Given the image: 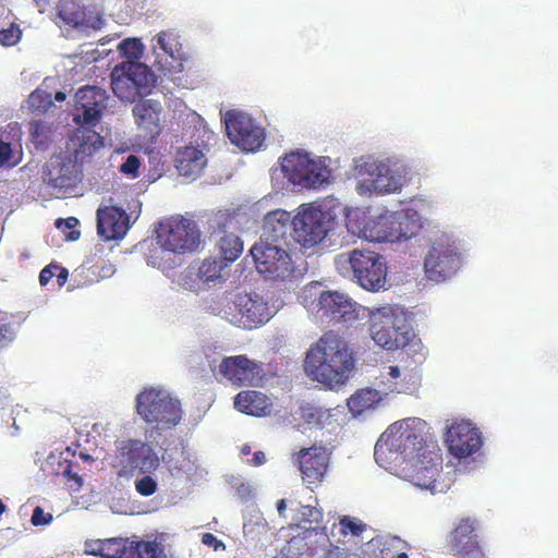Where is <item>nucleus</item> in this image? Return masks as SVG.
I'll return each mask as SVG.
<instances>
[{"label": "nucleus", "mask_w": 558, "mask_h": 558, "mask_svg": "<svg viewBox=\"0 0 558 558\" xmlns=\"http://www.w3.org/2000/svg\"><path fill=\"white\" fill-rule=\"evenodd\" d=\"M395 213L386 211L376 217H371L363 225L360 233L368 242L393 243Z\"/></svg>", "instance_id": "nucleus-27"}, {"label": "nucleus", "mask_w": 558, "mask_h": 558, "mask_svg": "<svg viewBox=\"0 0 558 558\" xmlns=\"http://www.w3.org/2000/svg\"><path fill=\"white\" fill-rule=\"evenodd\" d=\"M52 521V514L45 512L41 507H36L33 510L31 522L33 525H48Z\"/></svg>", "instance_id": "nucleus-51"}, {"label": "nucleus", "mask_w": 558, "mask_h": 558, "mask_svg": "<svg viewBox=\"0 0 558 558\" xmlns=\"http://www.w3.org/2000/svg\"><path fill=\"white\" fill-rule=\"evenodd\" d=\"M202 542L207 546H214L215 549H218L219 547H225L223 543L217 539V537L210 533L203 534Z\"/></svg>", "instance_id": "nucleus-57"}, {"label": "nucleus", "mask_w": 558, "mask_h": 558, "mask_svg": "<svg viewBox=\"0 0 558 558\" xmlns=\"http://www.w3.org/2000/svg\"><path fill=\"white\" fill-rule=\"evenodd\" d=\"M120 449L124 461L143 473L150 472L159 465V458L154 449L141 440L122 441Z\"/></svg>", "instance_id": "nucleus-26"}, {"label": "nucleus", "mask_w": 558, "mask_h": 558, "mask_svg": "<svg viewBox=\"0 0 558 558\" xmlns=\"http://www.w3.org/2000/svg\"><path fill=\"white\" fill-rule=\"evenodd\" d=\"M461 266V255L453 241L448 236L436 239L424 259L428 280L436 283L452 278Z\"/></svg>", "instance_id": "nucleus-14"}, {"label": "nucleus", "mask_w": 558, "mask_h": 558, "mask_svg": "<svg viewBox=\"0 0 558 558\" xmlns=\"http://www.w3.org/2000/svg\"><path fill=\"white\" fill-rule=\"evenodd\" d=\"M227 263L217 258L204 259L197 269V278L206 288L218 287L227 280Z\"/></svg>", "instance_id": "nucleus-32"}, {"label": "nucleus", "mask_w": 558, "mask_h": 558, "mask_svg": "<svg viewBox=\"0 0 558 558\" xmlns=\"http://www.w3.org/2000/svg\"><path fill=\"white\" fill-rule=\"evenodd\" d=\"M318 413H320V407L306 404L301 408V415H302L303 420L310 425L317 424V422H318L317 414Z\"/></svg>", "instance_id": "nucleus-52"}, {"label": "nucleus", "mask_w": 558, "mask_h": 558, "mask_svg": "<svg viewBox=\"0 0 558 558\" xmlns=\"http://www.w3.org/2000/svg\"><path fill=\"white\" fill-rule=\"evenodd\" d=\"M82 168L68 153L52 155L41 169V180L50 194L65 197L72 194L81 181Z\"/></svg>", "instance_id": "nucleus-11"}, {"label": "nucleus", "mask_w": 558, "mask_h": 558, "mask_svg": "<svg viewBox=\"0 0 558 558\" xmlns=\"http://www.w3.org/2000/svg\"><path fill=\"white\" fill-rule=\"evenodd\" d=\"M53 99L58 102H62L66 99V94L64 92L58 90L54 93Z\"/></svg>", "instance_id": "nucleus-63"}, {"label": "nucleus", "mask_w": 558, "mask_h": 558, "mask_svg": "<svg viewBox=\"0 0 558 558\" xmlns=\"http://www.w3.org/2000/svg\"><path fill=\"white\" fill-rule=\"evenodd\" d=\"M408 373L405 368L402 372L397 365H388L383 367L381 378L383 381L386 379L390 384L388 387L390 391L403 392L405 391L403 380L407 378Z\"/></svg>", "instance_id": "nucleus-38"}, {"label": "nucleus", "mask_w": 558, "mask_h": 558, "mask_svg": "<svg viewBox=\"0 0 558 558\" xmlns=\"http://www.w3.org/2000/svg\"><path fill=\"white\" fill-rule=\"evenodd\" d=\"M147 94H145L146 96ZM143 96H137L132 109L135 123L144 132L145 136L156 137L160 131V116L162 113V105L157 99H144Z\"/></svg>", "instance_id": "nucleus-23"}, {"label": "nucleus", "mask_w": 558, "mask_h": 558, "mask_svg": "<svg viewBox=\"0 0 558 558\" xmlns=\"http://www.w3.org/2000/svg\"><path fill=\"white\" fill-rule=\"evenodd\" d=\"M243 533L254 538L265 530V519L256 508H250L243 515Z\"/></svg>", "instance_id": "nucleus-39"}, {"label": "nucleus", "mask_w": 558, "mask_h": 558, "mask_svg": "<svg viewBox=\"0 0 558 558\" xmlns=\"http://www.w3.org/2000/svg\"><path fill=\"white\" fill-rule=\"evenodd\" d=\"M102 24H104V21H102L101 17H99V16H87V14H86L85 15L84 28L82 31H86L87 28L100 29Z\"/></svg>", "instance_id": "nucleus-56"}, {"label": "nucleus", "mask_w": 558, "mask_h": 558, "mask_svg": "<svg viewBox=\"0 0 558 558\" xmlns=\"http://www.w3.org/2000/svg\"><path fill=\"white\" fill-rule=\"evenodd\" d=\"M118 48L125 60L112 70V90L121 101H135L137 96L150 93L156 76L146 64L138 62L143 53L140 39H123Z\"/></svg>", "instance_id": "nucleus-6"}, {"label": "nucleus", "mask_w": 558, "mask_h": 558, "mask_svg": "<svg viewBox=\"0 0 558 558\" xmlns=\"http://www.w3.org/2000/svg\"><path fill=\"white\" fill-rule=\"evenodd\" d=\"M135 488L138 494L148 497L156 492L157 482L150 475H145L135 481Z\"/></svg>", "instance_id": "nucleus-47"}, {"label": "nucleus", "mask_w": 558, "mask_h": 558, "mask_svg": "<svg viewBox=\"0 0 558 558\" xmlns=\"http://www.w3.org/2000/svg\"><path fill=\"white\" fill-rule=\"evenodd\" d=\"M293 217L283 209L269 211L264 217L263 232L259 241L293 246Z\"/></svg>", "instance_id": "nucleus-22"}, {"label": "nucleus", "mask_w": 558, "mask_h": 558, "mask_svg": "<svg viewBox=\"0 0 558 558\" xmlns=\"http://www.w3.org/2000/svg\"><path fill=\"white\" fill-rule=\"evenodd\" d=\"M120 537L104 541L102 558H118L120 550Z\"/></svg>", "instance_id": "nucleus-50"}, {"label": "nucleus", "mask_w": 558, "mask_h": 558, "mask_svg": "<svg viewBox=\"0 0 558 558\" xmlns=\"http://www.w3.org/2000/svg\"><path fill=\"white\" fill-rule=\"evenodd\" d=\"M21 35L22 32L20 27L16 24L11 23L8 28L0 31V44L2 46H13L20 40Z\"/></svg>", "instance_id": "nucleus-44"}, {"label": "nucleus", "mask_w": 558, "mask_h": 558, "mask_svg": "<svg viewBox=\"0 0 558 558\" xmlns=\"http://www.w3.org/2000/svg\"><path fill=\"white\" fill-rule=\"evenodd\" d=\"M205 308L243 329L263 325L276 313L262 295L240 291L216 293L205 301Z\"/></svg>", "instance_id": "nucleus-5"}, {"label": "nucleus", "mask_w": 558, "mask_h": 558, "mask_svg": "<svg viewBox=\"0 0 558 558\" xmlns=\"http://www.w3.org/2000/svg\"><path fill=\"white\" fill-rule=\"evenodd\" d=\"M130 217L116 205H100L97 209V233L105 241L120 240L130 229Z\"/></svg>", "instance_id": "nucleus-20"}, {"label": "nucleus", "mask_w": 558, "mask_h": 558, "mask_svg": "<svg viewBox=\"0 0 558 558\" xmlns=\"http://www.w3.org/2000/svg\"><path fill=\"white\" fill-rule=\"evenodd\" d=\"M354 162L352 175L361 196L396 193L401 191L405 182V166L397 159L362 157Z\"/></svg>", "instance_id": "nucleus-7"}, {"label": "nucleus", "mask_w": 558, "mask_h": 558, "mask_svg": "<svg viewBox=\"0 0 558 558\" xmlns=\"http://www.w3.org/2000/svg\"><path fill=\"white\" fill-rule=\"evenodd\" d=\"M296 519L308 523H318L323 519V511L312 506H300Z\"/></svg>", "instance_id": "nucleus-45"}, {"label": "nucleus", "mask_w": 558, "mask_h": 558, "mask_svg": "<svg viewBox=\"0 0 558 558\" xmlns=\"http://www.w3.org/2000/svg\"><path fill=\"white\" fill-rule=\"evenodd\" d=\"M327 291V287L322 282L311 281L300 290L298 300L308 312L317 315L320 301H323Z\"/></svg>", "instance_id": "nucleus-34"}, {"label": "nucleus", "mask_w": 558, "mask_h": 558, "mask_svg": "<svg viewBox=\"0 0 558 558\" xmlns=\"http://www.w3.org/2000/svg\"><path fill=\"white\" fill-rule=\"evenodd\" d=\"M53 272L51 271L50 267H45L40 274H39V282L41 286H46L50 279L52 278Z\"/></svg>", "instance_id": "nucleus-60"}, {"label": "nucleus", "mask_w": 558, "mask_h": 558, "mask_svg": "<svg viewBox=\"0 0 558 558\" xmlns=\"http://www.w3.org/2000/svg\"><path fill=\"white\" fill-rule=\"evenodd\" d=\"M381 400L378 390L366 388L356 391L348 399V408L354 417H357L368 410H373Z\"/></svg>", "instance_id": "nucleus-33"}, {"label": "nucleus", "mask_w": 558, "mask_h": 558, "mask_svg": "<svg viewBox=\"0 0 558 558\" xmlns=\"http://www.w3.org/2000/svg\"><path fill=\"white\" fill-rule=\"evenodd\" d=\"M446 442L450 452L460 459L471 456L482 445L478 430L469 422L452 424L446 433Z\"/></svg>", "instance_id": "nucleus-21"}, {"label": "nucleus", "mask_w": 558, "mask_h": 558, "mask_svg": "<svg viewBox=\"0 0 558 558\" xmlns=\"http://www.w3.org/2000/svg\"><path fill=\"white\" fill-rule=\"evenodd\" d=\"M155 232L156 243L149 250L147 263L162 270L180 265V255L198 251L204 243L196 222L191 219L160 221Z\"/></svg>", "instance_id": "nucleus-3"}, {"label": "nucleus", "mask_w": 558, "mask_h": 558, "mask_svg": "<svg viewBox=\"0 0 558 558\" xmlns=\"http://www.w3.org/2000/svg\"><path fill=\"white\" fill-rule=\"evenodd\" d=\"M15 338V332L10 325L0 326V348H4L10 344Z\"/></svg>", "instance_id": "nucleus-53"}, {"label": "nucleus", "mask_w": 558, "mask_h": 558, "mask_svg": "<svg viewBox=\"0 0 558 558\" xmlns=\"http://www.w3.org/2000/svg\"><path fill=\"white\" fill-rule=\"evenodd\" d=\"M141 167V160L135 155H128L122 163L119 166V170L131 178H136L138 175V170Z\"/></svg>", "instance_id": "nucleus-46"}, {"label": "nucleus", "mask_w": 558, "mask_h": 558, "mask_svg": "<svg viewBox=\"0 0 558 558\" xmlns=\"http://www.w3.org/2000/svg\"><path fill=\"white\" fill-rule=\"evenodd\" d=\"M477 539L474 534L473 523L469 519L462 520L451 534L452 550L463 546V543L469 538Z\"/></svg>", "instance_id": "nucleus-40"}, {"label": "nucleus", "mask_w": 558, "mask_h": 558, "mask_svg": "<svg viewBox=\"0 0 558 558\" xmlns=\"http://www.w3.org/2000/svg\"><path fill=\"white\" fill-rule=\"evenodd\" d=\"M209 367L216 378L221 376L239 386L253 384L262 373V367L245 355L226 356L219 363L213 359Z\"/></svg>", "instance_id": "nucleus-17"}, {"label": "nucleus", "mask_w": 558, "mask_h": 558, "mask_svg": "<svg viewBox=\"0 0 558 558\" xmlns=\"http://www.w3.org/2000/svg\"><path fill=\"white\" fill-rule=\"evenodd\" d=\"M236 223V217L226 213H219L213 219V227L217 228L213 235L219 247L220 259L227 264L235 260L243 252V241L231 231Z\"/></svg>", "instance_id": "nucleus-18"}, {"label": "nucleus", "mask_w": 558, "mask_h": 558, "mask_svg": "<svg viewBox=\"0 0 558 558\" xmlns=\"http://www.w3.org/2000/svg\"><path fill=\"white\" fill-rule=\"evenodd\" d=\"M63 476L68 477L71 481H74L77 486H82L83 480L77 473H73L71 470V465L68 464L64 470L62 471Z\"/></svg>", "instance_id": "nucleus-58"}, {"label": "nucleus", "mask_w": 558, "mask_h": 558, "mask_svg": "<svg viewBox=\"0 0 558 558\" xmlns=\"http://www.w3.org/2000/svg\"><path fill=\"white\" fill-rule=\"evenodd\" d=\"M329 157H311L307 153L293 151L280 160L278 171L293 185L306 189H316L327 183L330 177Z\"/></svg>", "instance_id": "nucleus-10"}, {"label": "nucleus", "mask_w": 558, "mask_h": 558, "mask_svg": "<svg viewBox=\"0 0 558 558\" xmlns=\"http://www.w3.org/2000/svg\"><path fill=\"white\" fill-rule=\"evenodd\" d=\"M265 461H266L265 453L263 451L258 450V451L254 452L253 458L251 461H248V463L254 466H259V465L264 464Z\"/></svg>", "instance_id": "nucleus-61"}, {"label": "nucleus", "mask_w": 558, "mask_h": 558, "mask_svg": "<svg viewBox=\"0 0 558 558\" xmlns=\"http://www.w3.org/2000/svg\"><path fill=\"white\" fill-rule=\"evenodd\" d=\"M86 12L73 0H64L58 7V17L78 31L84 28Z\"/></svg>", "instance_id": "nucleus-36"}, {"label": "nucleus", "mask_w": 558, "mask_h": 558, "mask_svg": "<svg viewBox=\"0 0 558 558\" xmlns=\"http://www.w3.org/2000/svg\"><path fill=\"white\" fill-rule=\"evenodd\" d=\"M225 125L231 143L243 151H255L264 143V129L244 112L235 110L226 112Z\"/></svg>", "instance_id": "nucleus-15"}, {"label": "nucleus", "mask_w": 558, "mask_h": 558, "mask_svg": "<svg viewBox=\"0 0 558 558\" xmlns=\"http://www.w3.org/2000/svg\"><path fill=\"white\" fill-rule=\"evenodd\" d=\"M137 414L145 421V437L159 445L162 432L174 428L181 421L182 410L179 399L165 389L149 388L136 397Z\"/></svg>", "instance_id": "nucleus-8"}, {"label": "nucleus", "mask_w": 558, "mask_h": 558, "mask_svg": "<svg viewBox=\"0 0 558 558\" xmlns=\"http://www.w3.org/2000/svg\"><path fill=\"white\" fill-rule=\"evenodd\" d=\"M456 551L460 558H485L477 539H472V537L465 541L463 546L456 549Z\"/></svg>", "instance_id": "nucleus-43"}, {"label": "nucleus", "mask_w": 558, "mask_h": 558, "mask_svg": "<svg viewBox=\"0 0 558 558\" xmlns=\"http://www.w3.org/2000/svg\"><path fill=\"white\" fill-rule=\"evenodd\" d=\"M331 451L325 446L303 448L298 454L299 469L308 483L320 481L326 473Z\"/></svg>", "instance_id": "nucleus-24"}, {"label": "nucleus", "mask_w": 558, "mask_h": 558, "mask_svg": "<svg viewBox=\"0 0 558 558\" xmlns=\"http://www.w3.org/2000/svg\"><path fill=\"white\" fill-rule=\"evenodd\" d=\"M157 46L172 59H180L181 44L179 35L174 29L161 31L155 37Z\"/></svg>", "instance_id": "nucleus-37"}, {"label": "nucleus", "mask_w": 558, "mask_h": 558, "mask_svg": "<svg viewBox=\"0 0 558 558\" xmlns=\"http://www.w3.org/2000/svg\"><path fill=\"white\" fill-rule=\"evenodd\" d=\"M68 278V270L66 269H62L61 272L58 275V281L60 284H63L64 281L66 280Z\"/></svg>", "instance_id": "nucleus-64"}, {"label": "nucleus", "mask_w": 558, "mask_h": 558, "mask_svg": "<svg viewBox=\"0 0 558 558\" xmlns=\"http://www.w3.org/2000/svg\"><path fill=\"white\" fill-rule=\"evenodd\" d=\"M304 369L313 380L337 390L352 376L353 353L341 337L326 333L307 351Z\"/></svg>", "instance_id": "nucleus-2"}, {"label": "nucleus", "mask_w": 558, "mask_h": 558, "mask_svg": "<svg viewBox=\"0 0 558 558\" xmlns=\"http://www.w3.org/2000/svg\"><path fill=\"white\" fill-rule=\"evenodd\" d=\"M333 263L339 275L366 291L379 292L387 289L386 258L376 252L354 248L338 254Z\"/></svg>", "instance_id": "nucleus-9"}, {"label": "nucleus", "mask_w": 558, "mask_h": 558, "mask_svg": "<svg viewBox=\"0 0 558 558\" xmlns=\"http://www.w3.org/2000/svg\"><path fill=\"white\" fill-rule=\"evenodd\" d=\"M293 245L299 244L305 254L342 245L347 226L330 210L303 205L293 216Z\"/></svg>", "instance_id": "nucleus-4"}, {"label": "nucleus", "mask_w": 558, "mask_h": 558, "mask_svg": "<svg viewBox=\"0 0 558 558\" xmlns=\"http://www.w3.org/2000/svg\"><path fill=\"white\" fill-rule=\"evenodd\" d=\"M75 153V160L85 156H92L96 150L104 146L102 137L95 131L82 132L72 140Z\"/></svg>", "instance_id": "nucleus-35"}, {"label": "nucleus", "mask_w": 558, "mask_h": 558, "mask_svg": "<svg viewBox=\"0 0 558 558\" xmlns=\"http://www.w3.org/2000/svg\"><path fill=\"white\" fill-rule=\"evenodd\" d=\"M421 227V217L415 210L396 211L393 242L407 241L412 236H415Z\"/></svg>", "instance_id": "nucleus-31"}, {"label": "nucleus", "mask_w": 558, "mask_h": 558, "mask_svg": "<svg viewBox=\"0 0 558 558\" xmlns=\"http://www.w3.org/2000/svg\"><path fill=\"white\" fill-rule=\"evenodd\" d=\"M371 335L377 345L396 350L409 343L411 331L405 319L397 316L392 308L381 307L371 313Z\"/></svg>", "instance_id": "nucleus-12"}, {"label": "nucleus", "mask_w": 558, "mask_h": 558, "mask_svg": "<svg viewBox=\"0 0 558 558\" xmlns=\"http://www.w3.org/2000/svg\"><path fill=\"white\" fill-rule=\"evenodd\" d=\"M292 246L279 243L256 242L250 250L258 272L270 279L288 280L294 275V267L288 251Z\"/></svg>", "instance_id": "nucleus-13"}, {"label": "nucleus", "mask_w": 558, "mask_h": 558, "mask_svg": "<svg viewBox=\"0 0 558 558\" xmlns=\"http://www.w3.org/2000/svg\"><path fill=\"white\" fill-rule=\"evenodd\" d=\"M162 461L168 465L172 475L184 474L190 477L193 476L198 469L196 458L184 447H182L181 451L177 454L165 449Z\"/></svg>", "instance_id": "nucleus-30"}, {"label": "nucleus", "mask_w": 558, "mask_h": 558, "mask_svg": "<svg viewBox=\"0 0 558 558\" xmlns=\"http://www.w3.org/2000/svg\"><path fill=\"white\" fill-rule=\"evenodd\" d=\"M207 163V158L202 149L194 146H185L178 150L175 168L181 177L196 179Z\"/></svg>", "instance_id": "nucleus-28"}, {"label": "nucleus", "mask_w": 558, "mask_h": 558, "mask_svg": "<svg viewBox=\"0 0 558 558\" xmlns=\"http://www.w3.org/2000/svg\"><path fill=\"white\" fill-rule=\"evenodd\" d=\"M29 107L39 112H46L52 106L51 94L37 89L28 97Z\"/></svg>", "instance_id": "nucleus-41"}, {"label": "nucleus", "mask_w": 558, "mask_h": 558, "mask_svg": "<svg viewBox=\"0 0 558 558\" xmlns=\"http://www.w3.org/2000/svg\"><path fill=\"white\" fill-rule=\"evenodd\" d=\"M365 308L360 306L347 294L329 290L327 291L323 301H320L319 313L317 314L322 319L353 323L360 317V312Z\"/></svg>", "instance_id": "nucleus-19"}, {"label": "nucleus", "mask_w": 558, "mask_h": 558, "mask_svg": "<svg viewBox=\"0 0 558 558\" xmlns=\"http://www.w3.org/2000/svg\"><path fill=\"white\" fill-rule=\"evenodd\" d=\"M78 223L80 222L75 217H69L66 219H63V218L57 219L54 225L59 230L65 231L68 229L71 230V229L75 228Z\"/></svg>", "instance_id": "nucleus-55"}, {"label": "nucleus", "mask_w": 558, "mask_h": 558, "mask_svg": "<svg viewBox=\"0 0 558 558\" xmlns=\"http://www.w3.org/2000/svg\"><path fill=\"white\" fill-rule=\"evenodd\" d=\"M234 407L240 412L248 415L265 416L270 413L272 402L259 391L247 390L235 396Z\"/></svg>", "instance_id": "nucleus-29"}, {"label": "nucleus", "mask_w": 558, "mask_h": 558, "mask_svg": "<svg viewBox=\"0 0 558 558\" xmlns=\"http://www.w3.org/2000/svg\"><path fill=\"white\" fill-rule=\"evenodd\" d=\"M230 484L236 490V494L241 499H247L252 496V486L248 483H245L240 477L232 476V481L230 482Z\"/></svg>", "instance_id": "nucleus-49"}, {"label": "nucleus", "mask_w": 558, "mask_h": 558, "mask_svg": "<svg viewBox=\"0 0 558 558\" xmlns=\"http://www.w3.org/2000/svg\"><path fill=\"white\" fill-rule=\"evenodd\" d=\"M109 96L98 86L80 87L73 98V121L83 126H96L108 107Z\"/></svg>", "instance_id": "nucleus-16"}, {"label": "nucleus", "mask_w": 558, "mask_h": 558, "mask_svg": "<svg viewBox=\"0 0 558 558\" xmlns=\"http://www.w3.org/2000/svg\"><path fill=\"white\" fill-rule=\"evenodd\" d=\"M13 148L11 143L5 142L0 136V168L10 165L15 166L17 161L13 160Z\"/></svg>", "instance_id": "nucleus-48"}, {"label": "nucleus", "mask_w": 558, "mask_h": 558, "mask_svg": "<svg viewBox=\"0 0 558 558\" xmlns=\"http://www.w3.org/2000/svg\"><path fill=\"white\" fill-rule=\"evenodd\" d=\"M163 541V534L146 541L120 537L118 558H171L165 554Z\"/></svg>", "instance_id": "nucleus-25"}, {"label": "nucleus", "mask_w": 558, "mask_h": 558, "mask_svg": "<svg viewBox=\"0 0 558 558\" xmlns=\"http://www.w3.org/2000/svg\"><path fill=\"white\" fill-rule=\"evenodd\" d=\"M318 422L315 426L324 427L327 424V421L331 417L330 411L328 409L320 408V413L317 414Z\"/></svg>", "instance_id": "nucleus-59"}, {"label": "nucleus", "mask_w": 558, "mask_h": 558, "mask_svg": "<svg viewBox=\"0 0 558 558\" xmlns=\"http://www.w3.org/2000/svg\"><path fill=\"white\" fill-rule=\"evenodd\" d=\"M339 524L342 534H347L348 532H350L352 535L359 536L366 530L365 523H363L357 518H353L350 515H343L342 518H340Z\"/></svg>", "instance_id": "nucleus-42"}, {"label": "nucleus", "mask_w": 558, "mask_h": 558, "mask_svg": "<svg viewBox=\"0 0 558 558\" xmlns=\"http://www.w3.org/2000/svg\"><path fill=\"white\" fill-rule=\"evenodd\" d=\"M276 507H277V511L279 513L280 517H283L284 515V511L287 509V504H286V500L284 499H279L276 504Z\"/></svg>", "instance_id": "nucleus-62"}, {"label": "nucleus", "mask_w": 558, "mask_h": 558, "mask_svg": "<svg viewBox=\"0 0 558 558\" xmlns=\"http://www.w3.org/2000/svg\"><path fill=\"white\" fill-rule=\"evenodd\" d=\"M85 553L88 555L100 556L104 554V541H89L85 543Z\"/></svg>", "instance_id": "nucleus-54"}, {"label": "nucleus", "mask_w": 558, "mask_h": 558, "mask_svg": "<svg viewBox=\"0 0 558 558\" xmlns=\"http://www.w3.org/2000/svg\"><path fill=\"white\" fill-rule=\"evenodd\" d=\"M426 423L409 417L391 424L375 445L374 458L423 489H434L441 458L423 438Z\"/></svg>", "instance_id": "nucleus-1"}]
</instances>
